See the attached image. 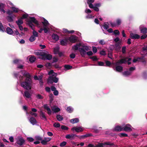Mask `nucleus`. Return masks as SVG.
<instances>
[{
  "mask_svg": "<svg viewBox=\"0 0 147 147\" xmlns=\"http://www.w3.org/2000/svg\"><path fill=\"white\" fill-rule=\"evenodd\" d=\"M21 72L26 78L25 81L21 83V86L27 90L30 89L32 87V82L30 75L25 71H22Z\"/></svg>",
  "mask_w": 147,
  "mask_h": 147,
  "instance_id": "obj_1",
  "label": "nucleus"
},
{
  "mask_svg": "<svg viewBox=\"0 0 147 147\" xmlns=\"http://www.w3.org/2000/svg\"><path fill=\"white\" fill-rule=\"evenodd\" d=\"M34 54L39 56L38 58L43 60H50L52 59V56L49 54L48 52L44 50H38L34 52Z\"/></svg>",
  "mask_w": 147,
  "mask_h": 147,
  "instance_id": "obj_2",
  "label": "nucleus"
},
{
  "mask_svg": "<svg viewBox=\"0 0 147 147\" xmlns=\"http://www.w3.org/2000/svg\"><path fill=\"white\" fill-rule=\"evenodd\" d=\"M49 76L47 80V82L48 84H52L53 83H57L59 80V78L56 77L57 74L54 72L53 70H51L48 73Z\"/></svg>",
  "mask_w": 147,
  "mask_h": 147,
  "instance_id": "obj_3",
  "label": "nucleus"
},
{
  "mask_svg": "<svg viewBox=\"0 0 147 147\" xmlns=\"http://www.w3.org/2000/svg\"><path fill=\"white\" fill-rule=\"evenodd\" d=\"M28 24L32 30H34V26L32 24V22L37 25H38V21L34 17H30V20L28 21Z\"/></svg>",
  "mask_w": 147,
  "mask_h": 147,
  "instance_id": "obj_4",
  "label": "nucleus"
},
{
  "mask_svg": "<svg viewBox=\"0 0 147 147\" xmlns=\"http://www.w3.org/2000/svg\"><path fill=\"white\" fill-rule=\"evenodd\" d=\"M105 145H109L110 147L115 146L113 143L110 142H106L103 143L98 142L94 146L95 147H104Z\"/></svg>",
  "mask_w": 147,
  "mask_h": 147,
  "instance_id": "obj_5",
  "label": "nucleus"
},
{
  "mask_svg": "<svg viewBox=\"0 0 147 147\" xmlns=\"http://www.w3.org/2000/svg\"><path fill=\"white\" fill-rule=\"evenodd\" d=\"M44 21L42 22L43 24V30L45 33H47L48 31V29H49V27L50 26V24L44 18H43Z\"/></svg>",
  "mask_w": 147,
  "mask_h": 147,
  "instance_id": "obj_6",
  "label": "nucleus"
},
{
  "mask_svg": "<svg viewBox=\"0 0 147 147\" xmlns=\"http://www.w3.org/2000/svg\"><path fill=\"white\" fill-rule=\"evenodd\" d=\"M25 142V140L22 138L19 137L17 138L16 144L20 146H22L24 144Z\"/></svg>",
  "mask_w": 147,
  "mask_h": 147,
  "instance_id": "obj_7",
  "label": "nucleus"
},
{
  "mask_svg": "<svg viewBox=\"0 0 147 147\" xmlns=\"http://www.w3.org/2000/svg\"><path fill=\"white\" fill-rule=\"evenodd\" d=\"M131 126L129 124H127L123 127V130L126 131H131Z\"/></svg>",
  "mask_w": 147,
  "mask_h": 147,
  "instance_id": "obj_8",
  "label": "nucleus"
},
{
  "mask_svg": "<svg viewBox=\"0 0 147 147\" xmlns=\"http://www.w3.org/2000/svg\"><path fill=\"white\" fill-rule=\"evenodd\" d=\"M71 130L73 131L74 130L76 132H79L82 131L84 129L81 126L80 127H73L71 128Z\"/></svg>",
  "mask_w": 147,
  "mask_h": 147,
  "instance_id": "obj_9",
  "label": "nucleus"
},
{
  "mask_svg": "<svg viewBox=\"0 0 147 147\" xmlns=\"http://www.w3.org/2000/svg\"><path fill=\"white\" fill-rule=\"evenodd\" d=\"M31 94L28 91H26L24 92L23 96L26 100L28 99L31 98Z\"/></svg>",
  "mask_w": 147,
  "mask_h": 147,
  "instance_id": "obj_10",
  "label": "nucleus"
},
{
  "mask_svg": "<svg viewBox=\"0 0 147 147\" xmlns=\"http://www.w3.org/2000/svg\"><path fill=\"white\" fill-rule=\"evenodd\" d=\"M127 58H124L119 60L115 63V65H117L120 64L125 63L127 62Z\"/></svg>",
  "mask_w": 147,
  "mask_h": 147,
  "instance_id": "obj_11",
  "label": "nucleus"
},
{
  "mask_svg": "<svg viewBox=\"0 0 147 147\" xmlns=\"http://www.w3.org/2000/svg\"><path fill=\"white\" fill-rule=\"evenodd\" d=\"M130 38L132 39H138L140 38V36L138 34L131 33L130 34Z\"/></svg>",
  "mask_w": 147,
  "mask_h": 147,
  "instance_id": "obj_12",
  "label": "nucleus"
},
{
  "mask_svg": "<svg viewBox=\"0 0 147 147\" xmlns=\"http://www.w3.org/2000/svg\"><path fill=\"white\" fill-rule=\"evenodd\" d=\"M76 137H78V136L75 134H72L66 135L65 138L67 139L73 140Z\"/></svg>",
  "mask_w": 147,
  "mask_h": 147,
  "instance_id": "obj_13",
  "label": "nucleus"
},
{
  "mask_svg": "<svg viewBox=\"0 0 147 147\" xmlns=\"http://www.w3.org/2000/svg\"><path fill=\"white\" fill-rule=\"evenodd\" d=\"M78 37L76 36H72L69 38L70 41L72 43H74L77 41Z\"/></svg>",
  "mask_w": 147,
  "mask_h": 147,
  "instance_id": "obj_14",
  "label": "nucleus"
},
{
  "mask_svg": "<svg viewBox=\"0 0 147 147\" xmlns=\"http://www.w3.org/2000/svg\"><path fill=\"white\" fill-rule=\"evenodd\" d=\"M140 29L141 33H147V28L145 27L144 25H142L140 26Z\"/></svg>",
  "mask_w": 147,
  "mask_h": 147,
  "instance_id": "obj_15",
  "label": "nucleus"
},
{
  "mask_svg": "<svg viewBox=\"0 0 147 147\" xmlns=\"http://www.w3.org/2000/svg\"><path fill=\"white\" fill-rule=\"evenodd\" d=\"M82 44L81 43H80L78 44H77L74 46H72V49L74 51H76L78 50L80 47L81 46Z\"/></svg>",
  "mask_w": 147,
  "mask_h": 147,
  "instance_id": "obj_16",
  "label": "nucleus"
},
{
  "mask_svg": "<svg viewBox=\"0 0 147 147\" xmlns=\"http://www.w3.org/2000/svg\"><path fill=\"white\" fill-rule=\"evenodd\" d=\"M15 17V15H9L6 17V19L9 22H12L13 21V19Z\"/></svg>",
  "mask_w": 147,
  "mask_h": 147,
  "instance_id": "obj_17",
  "label": "nucleus"
},
{
  "mask_svg": "<svg viewBox=\"0 0 147 147\" xmlns=\"http://www.w3.org/2000/svg\"><path fill=\"white\" fill-rule=\"evenodd\" d=\"M51 139L50 138H45L44 140L41 141V143L43 145H46L47 142L49 141Z\"/></svg>",
  "mask_w": 147,
  "mask_h": 147,
  "instance_id": "obj_18",
  "label": "nucleus"
},
{
  "mask_svg": "<svg viewBox=\"0 0 147 147\" xmlns=\"http://www.w3.org/2000/svg\"><path fill=\"white\" fill-rule=\"evenodd\" d=\"M51 109L54 113H56L59 111L60 109L57 107L53 106L51 107Z\"/></svg>",
  "mask_w": 147,
  "mask_h": 147,
  "instance_id": "obj_19",
  "label": "nucleus"
},
{
  "mask_svg": "<svg viewBox=\"0 0 147 147\" xmlns=\"http://www.w3.org/2000/svg\"><path fill=\"white\" fill-rule=\"evenodd\" d=\"M79 51L82 57H84L86 55V52L82 48H79Z\"/></svg>",
  "mask_w": 147,
  "mask_h": 147,
  "instance_id": "obj_20",
  "label": "nucleus"
},
{
  "mask_svg": "<svg viewBox=\"0 0 147 147\" xmlns=\"http://www.w3.org/2000/svg\"><path fill=\"white\" fill-rule=\"evenodd\" d=\"M123 130V127L119 125H117L115 127L113 130L115 131H120Z\"/></svg>",
  "mask_w": 147,
  "mask_h": 147,
  "instance_id": "obj_21",
  "label": "nucleus"
},
{
  "mask_svg": "<svg viewBox=\"0 0 147 147\" xmlns=\"http://www.w3.org/2000/svg\"><path fill=\"white\" fill-rule=\"evenodd\" d=\"M44 108L47 111V113L49 115H50L51 114L52 112L49 106L47 104L44 105Z\"/></svg>",
  "mask_w": 147,
  "mask_h": 147,
  "instance_id": "obj_22",
  "label": "nucleus"
},
{
  "mask_svg": "<svg viewBox=\"0 0 147 147\" xmlns=\"http://www.w3.org/2000/svg\"><path fill=\"white\" fill-rule=\"evenodd\" d=\"M28 119L30 123L33 125H35L37 123V121L33 117H31Z\"/></svg>",
  "mask_w": 147,
  "mask_h": 147,
  "instance_id": "obj_23",
  "label": "nucleus"
},
{
  "mask_svg": "<svg viewBox=\"0 0 147 147\" xmlns=\"http://www.w3.org/2000/svg\"><path fill=\"white\" fill-rule=\"evenodd\" d=\"M6 32L8 34L11 35L13 33L12 30L9 27H7L6 29Z\"/></svg>",
  "mask_w": 147,
  "mask_h": 147,
  "instance_id": "obj_24",
  "label": "nucleus"
},
{
  "mask_svg": "<svg viewBox=\"0 0 147 147\" xmlns=\"http://www.w3.org/2000/svg\"><path fill=\"white\" fill-rule=\"evenodd\" d=\"M67 43L68 40L66 39L62 40L60 41V44L63 46H65L67 45Z\"/></svg>",
  "mask_w": 147,
  "mask_h": 147,
  "instance_id": "obj_25",
  "label": "nucleus"
},
{
  "mask_svg": "<svg viewBox=\"0 0 147 147\" xmlns=\"http://www.w3.org/2000/svg\"><path fill=\"white\" fill-rule=\"evenodd\" d=\"M60 48L59 46H57L53 48V52L55 54H57L59 52Z\"/></svg>",
  "mask_w": 147,
  "mask_h": 147,
  "instance_id": "obj_26",
  "label": "nucleus"
},
{
  "mask_svg": "<svg viewBox=\"0 0 147 147\" xmlns=\"http://www.w3.org/2000/svg\"><path fill=\"white\" fill-rule=\"evenodd\" d=\"M5 6V5L3 3H0V11L5 13V11L4 9Z\"/></svg>",
  "mask_w": 147,
  "mask_h": 147,
  "instance_id": "obj_27",
  "label": "nucleus"
},
{
  "mask_svg": "<svg viewBox=\"0 0 147 147\" xmlns=\"http://www.w3.org/2000/svg\"><path fill=\"white\" fill-rule=\"evenodd\" d=\"M116 66L115 67V70L116 71L118 72H121L122 70L123 69V67H122L121 66H118V65Z\"/></svg>",
  "mask_w": 147,
  "mask_h": 147,
  "instance_id": "obj_28",
  "label": "nucleus"
},
{
  "mask_svg": "<svg viewBox=\"0 0 147 147\" xmlns=\"http://www.w3.org/2000/svg\"><path fill=\"white\" fill-rule=\"evenodd\" d=\"M16 22L18 26L21 25L23 23V21L22 18H20L17 21H16Z\"/></svg>",
  "mask_w": 147,
  "mask_h": 147,
  "instance_id": "obj_29",
  "label": "nucleus"
},
{
  "mask_svg": "<svg viewBox=\"0 0 147 147\" xmlns=\"http://www.w3.org/2000/svg\"><path fill=\"white\" fill-rule=\"evenodd\" d=\"M52 38L56 41L58 40L59 39V37L56 34H53L52 36Z\"/></svg>",
  "mask_w": 147,
  "mask_h": 147,
  "instance_id": "obj_30",
  "label": "nucleus"
},
{
  "mask_svg": "<svg viewBox=\"0 0 147 147\" xmlns=\"http://www.w3.org/2000/svg\"><path fill=\"white\" fill-rule=\"evenodd\" d=\"M79 121V119L78 118H75L72 119L70 120L71 123L74 124L78 123Z\"/></svg>",
  "mask_w": 147,
  "mask_h": 147,
  "instance_id": "obj_31",
  "label": "nucleus"
},
{
  "mask_svg": "<svg viewBox=\"0 0 147 147\" xmlns=\"http://www.w3.org/2000/svg\"><path fill=\"white\" fill-rule=\"evenodd\" d=\"M121 49V47L120 46H118V45L117 44H115V50L117 52H118L120 51Z\"/></svg>",
  "mask_w": 147,
  "mask_h": 147,
  "instance_id": "obj_32",
  "label": "nucleus"
},
{
  "mask_svg": "<svg viewBox=\"0 0 147 147\" xmlns=\"http://www.w3.org/2000/svg\"><path fill=\"white\" fill-rule=\"evenodd\" d=\"M66 110L69 113H72L74 110V109L71 107L69 106L67 107Z\"/></svg>",
  "mask_w": 147,
  "mask_h": 147,
  "instance_id": "obj_33",
  "label": "nucleus"
},
{
  "mask_svg": "<svg viewBox=\"0 0 147 147\" xmlns=\"http://www.w3.org/2000/svg\"><path fill=\"white\" fill-rule=\"evenodd\" d=\"M11 8L13 10V12L15 13L18 12L19 10L16 7H12Z\"/></svg>",
  "mask_w": 147,
  "mask_h": 147,
  "instance_id": "obj_34",
  "label": "nucleus"
},
{
  "mask_svg": "<svg viewBox=\"0 0 147 147\" xmlns=\"http://www.w3.org/2000/svg\"><path fill=\"white\" fill-rule=\"evenodd\" d=\"M0 31H1L3 32H4L5 31V29L4 27L3 26L2 23L0 22Z\"/></svg>",
  "mask_w": 147,
  "mask_h": 147,
  "instance_id": "obj_35",
  "label": "nucleus"
},
{
  "mask_svg": "<svg viewBox=\"0 0 147 147\" xmlns=\"http://www.w3.org/2000/svg\"><path fill=\"white\" fill-rule=\"evenodd\" d=\"M18 74H19V73H14V76L17 78L18 79V78H19V79L20 80H22L23 78V76H19V75H18Z\"/></svg>",
  "mask_w": 147,
  "mask_h": 147,
  "instance_id": "obj_36",
  "label": "nucleus"
},
{
  "mask_svg": "<svg viewBox=\"0 0 147 147\" xmlns=\"http://www.w3.org/2000/svg\"><path fill=\"white\" fill-rule=\"evenodd\" d=\"M13 62L15 64H18L19 63H22V61L19 59H16L13 61Z\"/></svg>",
  "mask_w": 147,
  "mask_h": 147,
  "instance_id": "obj_37",
  "label": "nucleus"
},
{
  "mask_svg": "<svg viewBox=\"0 0 147 147\" xmlns=\"http://www.w3.org/2000/svg\"><path fill=\"white\" fill-rule=\"evenodd\" d=\"M56 118L59 121H61L63 119V118L60 115H57L56 116Z\"/></svg>",
  "mask_w": 147,
  "mask_h": 147,
  "instance_id": "obj_38",
  "label": "nucleus"
},
{
  "mask_svg": "<svg viewBox=\"0 0 147 147\" xmlns=\"http://www.w3.org/2000/svg\"><path fill=\"white\" fill-rule=\"evenodd\" d=\"M36 59L35 57L31 56L29 58V61L31 63L34 62Z\"/></svg>",
  "mask_w": 147,
  "mask_h": 147,
  "instance_id": "obj_39",
  "label": "nucleus"
},
{
  "mask_svg": "<svg viewBox=\"0 0 147 147\" xmlns=\"http://www.w3.org/2000/svg\"><path fill=\"white\" fill-rule=\"evenodd\" d=\"M131 74V72L129 71H126L124 72L123 73V75L125 76H127Z\"/></svg>",
  "mask_w": 147,
  "mask_h": 147,
  "instance_id": "obj_40",
  "label": "nucleus"
},
{
  "mask_svg": "<svg viewBox=\"0 0 147 147\" xmlns=\"http://www.w3.org/2000/svg\"><path fill=\"white\" fill-rule=\"evenodd\" d=\"M142 52H143L144 53V55H146L147 54V46L143 48V51Z\"/></svg>",
  "mask_w": 147,
  "mask_h": 147,
  "instance_id": "obj_41",
  "label": "nucleus"
},
{
  "mask_svg": "<svg viewBox=\"0 0 147 147\" xmlns=\"http://www.w3.org/2000/svg\"><path fill=\"white\" fill-rule=\"evenodd\" d=\"M121 20L120 19L118 18L116 20V22L117 26L119 25L121 23Z\"/></svg>",
  "mask_w": 147,
  "mask_h": 147,
  "instance_id": "obj_42",
  "label": "nucleus"
},
{
  "mask_svg": "<svg viewBox=\"0 0 147 147\" xmlns=\"http://www.w3.org/2000/svg\"><path fill=\"white\" fill-rule=\"evenodd\" d=\"M64 67L65 70H67L71 69L72 68V67L69 65H66L64 66Z\"/></svg>",
  "mask_w": 147,
  "mask_h": 147,
  "instance_id": "obj_43",
  "label": "nucleus"
},
{
  "mask_svg": "<svg viewBox=\"0 0 147 147\" xmlns=\"http://www.w3.org/2000/svg\"><path fill=\"white\" fill-rule=\"evenodd\" d=\"M103 27L105 29L107 30L109 28V24L108 23H105L103 25Z\"/></svg>",
  "mask_w": 147,
  "mask_h": 147,
  "instance_id": "obj_44",
  "label": "nucleus"
},
{
  "mask_svg": "<svg viewBox=\"0 0 147 147\" xmlns=\"http://www.w3.org/2000/svg\"><path fill=\"white\" fill-rule=\"evenodd\" d=\"M36 39V38L35 36L32 35L30 38L29 40L31 42H32L34 41Z\"/></svg>",
  "mask_w": 147,
  "mask_h": 147,
  "instance_id": "obj_45",
  "label": "nucleus"
},
{
  "mask_svg": "<svg viewBox=\"0 0 147 147\" xmlns=\"http://www.w3.org/2000/svg\"><path fill=\"white\" fill-rule=\"evenodd\" d=\"M54 96L52 94H50L49 95L50 102L51 103L53 100Z\"/></svg>",
  "mask_w": 147,
  "mask_h": 147,
  "instance_id": "obj_46",
  "label": "nucleus"
},
{
  "mask_svg": "<svg viewBox=\"0 0 147 147\" xmlns=\"http://www.w3.org/2000/svg\"><path fill=\"white\" fill-rule=\"evenodd\" d=\"M33 30L32 36H35V38L36 37H38V33L34 30H34Z\"/></svg>",
  "mask_w": 147,
  "mask_h": 147,
  "instance_id": "obj_47",
  "label": "nucleus"
},
{
  "mask_svg": "<svg viewBox=\"0 0 147 147\" xmlns=\"http://www.w3.org/2000/svg\"><path fill=\"white\" fill-rule=\"evenodd\" d=\"M126 49V48L125 46H123L122 47L121 52L123 54H125V53Z\"/></svg>",
  "mask_w": 147,
  "mask_h": 147,
  "instance_id": "obj_48",
  "label": "nucleus"
},
{
  "mask_svg": "<svg viewBox=\"0 0 147 147\" xmlns=\"http://www.w3.org/2000/svg\"><path fill=\"white\" fill-rule=\"evenodd\" d=\"M71 143L72 145L73 146V147H74L75 146H79V144H77L74 141H71Z\"/></svg>",
  "mask_w": 147,
  "mask_h": 147,
  "instance_id": "obj_49",
  "label": "nucleus"
},
{
  "mask_svg": "<svg viewBox=\"0 0 147 147\" xmlns=\"http://www.w3.org/2000/svg\"><path fill=\"white\" fill-rule=\"evenodd\" d=\"M53 126L56 128L60 127V124L59 123H55L53 124Z\"/></svg>",
  "mask_w": 147,
  "mask_h": 147,
  "instance_id": "obj_50",
  "label": "nucleus"
},
{
  "mask_svg": "<svg viewBox=\"0 0 147 147\" xmlns=\"http://www.w3.org/2000/svg\"><path fill=\"white\" fill-rule=\"evenodd\" d=\"M35 139L37 140H42V138L39 136H36L35 137Z\"/></svg>",
  "mask_w": 147,
  "mask_h": 147,
  "instance_id": "obj_51",
  "label": "nucleus"
},
{
  "mask_svg": "<svg viewBox=\"0 0 147 147\" xmlns=\"http://www.w3.org/2000/svg\"><path fill=\"white\" fill-rule=\"evenodd\" d=\"M40 115L42 117L46 120V118L45 115V113L43 112H41L40 113Z\"/></svg>",
  "mask_w": 147,
  "mask_h": 147,
  "instance_id": "obj_52",
  "label": "nucleus"
},
{
  "mask_svg": "<svg viewBox=\"0 0 147 147\" xmlns=\"http://www.w3.org/2000/svg\"><path fill=\"white\" fill-rule=\"evenodd\" d=\"M119 135L121 137H127L128 136L127 134L124 133H121L119 134Z\"/></svg>",
  "mask_w": 147,
  "mask_h": 147,
  "instance_id": "obj_53",
  "label": "nucleus"
},
{
  "mask_svg": "<svg viewBox=\"0 0 147 147\" xmlns=\"http://www.w3.org/2000/svg\"><path fill=\"white\" fill-rule=\"evenodd\" d=\"M114 34L115 35H119L120 34L119 31L118 30H115L113 32Z\"/></svg>",
  "mask_w": 147,
  "mask_h": 147,
  "instance_id": "obj_54",
  "label": "nucleus"
},
{
  "mask_svg": "<svg viewBox=\"0 0 147 147\" xmlns=\"http://www.w3.org/2000/svg\"><path fill=\"white\" fill-rule=\"evenodd\" d=\"M12 13L13 11L10 10H8L6 12L9 15H14Z\"/></svg>",
  "mask_w": 147,
  "mask_h": 147,
  "instance_id": "obj_55",
  "label": "nucleus"
},
{
  "mask_svg": "<svg viewBox=\"0 0 147 147\" xmlns=\"http://www.w3.org/2000/svg\"><path fill=\"white\" fill-rule=\"evenodd\" d=\"M36 98L38 99H42L43 98V97L40 94H38L36 96Z\"/></svg>",
  "mask_w": 147,
  "mask_h": 147,
  "instance_id": "obj_56",
  "label": "nucleus"
},
{
  "mask_svg": "<svg viewBox=\"0 0 147 147\" xmlns=\"http://www.w3.org/2000/svg\"><path fill=\"white\" fill-rule=\"evenodd\" d=\"M110 23V24H111V26L112 27H115L116 26H117L116 22H111Z\"/></svg>",
  "mask_w": 147,
  "mask_h": 147,
  "instance_id": "obj_57",
  "label": "nucleus"
},
{
  "mask_svg": "<svg viewBox=\"0 0 147 147\" xmlns=\"http://www.w3.org/2000/svg\"><path fill=\"white\" fill-rule=\"evenodd\" d=\"M66 144L67 142H66L63 141L60 144V146L61 147L64 146L66 145Z\"/></svg>",
  "mask_w": 147,
  "mask_h": 147,
  "instance_id": "obj_58",
  "label": "nucleus"
},
{
  "mask_svg": "<svg viewBox=\"0 0 147 147\" xmlns=\"http://www.w3.org/2000/svg\"><path fill=\"white\" fill-rule=\"evenodd\" d=\"M46 91L48 92H51V88L49 87H46L45 88Z\"/></svg>",
  "mask_w": 147,
  "mask_h": 147,
  "instance_id": "obj_59",
  "label": "nucleus"
},
{
  "mask_svg": "<svg viewBox=\"0 0 147 147\" xmlns=\"http://www.w3.org/2000/svg\"><path fill=\"white\" fill-rule=\"evenodd\" d=\"M99 43L101 45H103L105 43V42L104 40H101L99 41Z\"/></svg>",
  "mask_w": 147,
  "mask_h": 147,
  "instance_id": "obj_60",
  "label": "nucleus"
},
{
  "mask_svg": "<svg viewBox=\"0 0 147 147\" xmlns=\"http://www.w3.org/2000/svg\"><path fill=\"white\" fill-rule=\"evenodd\" d=\"M92 136V135L91 134H87L86 135H83L82 136V137H89V136Z\"/></svg>",
  "mask_w": 147,
  "mask_h": 147,
  "instance_id": "obj_61",
  "label": "nucleus"
},
{
  "mask_svg": "<svg viewBox=\"0 0 147 147\" xmlns=\"http://www.w3.org/2000/svg\"><path fill=\"white\" fill-rule=\"evenodd\" d=\"M92 51L94 53H96L97 52V49L95 47H92Z\"/></svg>",
  "mask_w": 147,
  "mask_h": 147,
  "instance_id": "obj_62",
  "label": "nucleus"
},
{
  "mask_svg": "<svg viewBox=\"0 0 147 147\" xmlns=\"http://www.w3.org/2000/svg\"><path fill=\"white\" fill-rule=\"evenodd\" d=\"M83 48L86 51H88L89 50V47L86 46H84L83 47Z\"/></svg>",
  "mask_w": 147,
  "mask_h": 147,
  "instance_id": "obj_63",
  "label": "nucleus"
},
{
  "mask_svg": "<svg viewBox=\"0 0 147 147\" xmlns=\"http://www.w3.org/2000/svg\"><path fill=\"white\" fill-rule=\"evenodd\" d=\"M61 128L63 130H67L68 129V128L65 125H62L61 126Z\"/></svg>",
  "mask_w": 147,
  "mask_h": 147,
  "instance_id": "obj_64",
  "label": "nucleus"
}]
</instances>
